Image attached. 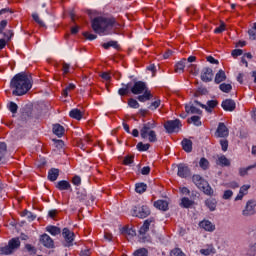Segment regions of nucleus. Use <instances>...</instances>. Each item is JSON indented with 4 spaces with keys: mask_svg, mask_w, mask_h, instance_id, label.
<instances>
[{
    "mask_svg": "<svg viewBox=\"0 0 256 256\" xmlns=\"http://www.w3.org/2000/svg\"><path fill=\"white\" fill-rule=\"evenodd\" d=\"M10 87L14 89L12 95L16 97L27 95L31 91V87H33V77L25 72H20L12 78Z\"/></svg>",
    "mask_w": 256,
    "mask_h": 256,
    "instance_id": "f257e3e1",
    "label": "nucleus"
},
{
    "mask_svg": "<svg viewBox=\"0 0 256 256\" xmlns=\"http://www.w3.org/2000/svg\"><path fill=\"white\" fill-rule=\"evenodd\" d=\"M113 27L116 29L121 27L113 17H96L92 20V29L94 33H98V35H109V31H111Z\"/></svg>",
    "mask_w": 256,
    "mask_h": 256,
    "instance_id": "f03ea898",
    "label": "nucleus"
},
{
    "mask_svg": "<svg viewBox=\"0 0 256 256\" xmlns=\"http://www.w3.org/2000/svg\"><path fill=\"white\" fill-rule=\"evenodd\" d=\"M155 127H157V124L155 123V121L147 122L143 124V127L140 130V135L142 139H147L148 137V140L150 141V143H155V141H157V134L155 133V131H153Z\"/></svg>",
    "mask_w": 256,
    "mask_h": 256,
    "instance_id": "7ed1b4c3",
    "label": "nucleus"
},
{
    "mask_svg": "<svg viewBox=\"0 0 256 256\" xmlns=\"http://www.w3.org/2000/svg\"><path fill=\"white\" fill-rule=\"evenodd\" d=\"M192 181L200 191H203L205 195H213V188H211L209 182H207L203 177L197 174L193 175Z\"/></svg>",
    "mask_w": 256,
    "mask_h": 256,
    "instance_id": "20e7f679",
    "label": "nucleus"
},
{
    "mask_svg": "<svg viewBox=\"0 0 256 256\" xmlns=\"http://www.w3.org/2000/svg\"><path fill=\"white\" fill-rule=\"evenodd\" d=\"M21 247L19 238H12L9 240L8 245L1 248V255H11Z\"/></svg>",
    "mask_w": 256,
    "mask_h": 256,
    "instance_id": "39448f33",
    "label": "nucleus"
},
{
    "mask_svg": "<svg viewBox=\"0 0 256 256\" xmlns=\"http://www.w3.org/2000/svg\"><path fill=\"white\" fill-rule=\"evenodd\" d=\"M256 214V200L251 199L246 202L244 209L242 210L243 217H253Z\"/></svg>",
    "mask_w": 256,
    "mask_h": 256,
    "instance_id": "423d86ee",
    "label": "nucleus"
},
{
    "mask_svg": "<svg viewBox=\"0 0 256 256\" xmlns=\"http://www.w3.org/2000/svg\"><path fill=\"white\" fill-rule=\"evenodd\" d=\"M133 217H138L139 219H145V217H149L151 215V210L147 206L137 207L134 206L132 209Z\"/></svg>",
    "mask_w": 256,
    "mask_h": 256,
    "instance_id": "0eeeda50",
    "label": "nucleus"
},
{
    "mask_svg": "<svg viewBox=\"0 0 256 256\" xmlns=\"http://www.w3.org/2000/svg\"><path fill=\"white\" fill-rule=\"evenodd\" d=\"M167 133H178L181 129V120H169L164 124Z\"/></svg>",
    "mask_w": 256,
    "mask_h": 256,
    "instance_id": "6e6552de",
    "label": "nucleus"
},
{
    "mask_svg": "<svg viewBox=\"0 0 256 256\" xmlns=\"http://www.w3.org/2000/svg\"><path fill=\"white\" fill-rule=\"evenodd\" d=\"M62 236L65 239V247H72L73 241H75V233L69 230V228H64L62 230Z\"/></svg>",
    "mask_w": 256,
    "mask_h": 256,
    "instance_id": "1a4fd4ad",
    "label": "nucleus"
},
{
    "mask_svg": "<svg viewBox=\"0 0 256 256\" xmlns=\"http://www.w3.org/2000/svg\"><path fill=\"white\" fill-rule=\"evenodd\" d=\"M145 91H148L147 84L143 81L135 82L131 88V93H133V95H141L142 93H145Z\"/></svg>",
    "mask_w": 256,
    "mask_h": 256,
    "instance_id": "9d476101",
    "label": "nucleus"
},
{
    "mask_svg": "<svg viewBox=\"0 0 256 256\" xmlns=\"http://www.w3.org/2000/svg\"><path fill=\"white\" fill-rule=\"evenodd\" d=\"M200 79L204 83H211V81H213V69L210 67L203 68L201 71Z\"/></svg>",
    "mask_w": 256,
    "mask_h": 256,
    "instance_id": "9b49d317",
    "label": "nucleus"
},
{
    "mask_svg": "<svg viewBox=\"0 0 256 256\" xmlns=\"http://www.w3.org/2000/svg\"><path fill=\"white\" fill-rule=\"evenodd\" d=\"M215 136L216 137H220V138L229 137V128H227L225 123L220 122L218 124V128H217V130L215 132Z\"/></svg>",
    "mask_w": 256,
    "mask_h": 256,
    "instance_id": "f8f14e48",
    "label": "nucleus"
},
{
    "mask_svg": "<svg viewBox=\"0 0 256 256\" xmlns=\"http://www.w3.org/2000/svg\"><path fill=\"white\" fill-rule=\"evenodd\" d=\"M177 175L182 179H186V177H189V175H191V170L189 169V166L185 164H178Z\"/></svg>",
    "mask_w": 256,
    "mask_h": 256,
    "instance_id": "ddd939ff",
    "label": "nucleus"
},
{
    "mask_svg": "<svg viewBox=\"0 0 256 256\" xmlns=\"http://www.w3.org/2000/svg\"><path fill=\"white\" fill-rule=\"evenodd\" d=\"M40 243L47 249H53L55 247V243L53 242V239L50 238L48 234H43L40 237Z\"/></svg>",
    "mask_w": 256,
    "mask_h": 256,
    "instance_id": "4468645a",
    "label": "nucleus"
},
{
    "mask_svg": "<svg viewBox=\"0 0 256 256\" xmlns=\"http://www.w3.org/2000/svg\"><path fill=\"white\" fill-rule=\"evenodd\" d=\"M235 101L233 99H226L222 102V108L224 111H235Z\"/></svg>",
    "mask_w": 256,
    "mask_h": 256,
    "instance_id": "2eb2a0df",
    "label": "nucleus"
},
{
    "mask_svg": "<svg viewBox=\"0 0 256 256\" xmlns=\"http://www.w3.org/2000/svg\"><path fill=\"white\" fill-rule=\"evenodd\" d=\"M185 112L188 114L191 113L192 115H201V113H203L201 109L195 107L192 103L185 105Z\"/></svg>",
    "mask_w": 256,
    "mask_h": 256,
    "instance_id": "dca6fc26",
    "label": "nucleus"
},
{
    "mask_svg": "<svg viewBox=\"0 0 256 256\" xmlns=\"http://www.w3.org/2000/svg\"><path fill=\"white\" fill-rule=\"evenodd\" d=\"M200 227L205 231L213 233L215 231V225L209 220H203L200 222Z\"/></svg>",
    "mask_w": 256,
    "mask_h": 256,
    "instance_id": "f3484780",
    "label": "nucleus"
},
{
    "mask_svg": "<svg viewBox=\"0 0 256 256\" xmlns=\"http://www.w3.org/2000/svg\"><path fill=\"white\" fill-rule=\"evenodd\" d=\"M223 81H227V75L225 74V71L219 70L215 75L214 83L219 85V83H223Z\"/></svg>",
    "mask_w": 256,
    "mask_h": 256,
    "instance_id": "a211bd4d",
    "label": "nucleus"
},
{
    "mask_svg": "<svg viewBox=\"0 0 256 256\" xmlns=\"http://www.w3.org/2000/svg\"><path fill=\"white\" fill-rule=\"evenodd\" d=\"M154 207L160 211H167L169 209V203L165 200H157L154 202Z\"/></svg>",
    "mask_w": 256,
    "mask_h": 256,
    "instance_id": "6ab92c4d",
    "label": "nucleus"
},
{
    "mask_svg": "<svg viewBox=\"0 0 256 256\" xmlns=\"http://www.w3.org/2000/svg\"><path fill=\"white\" fill-rule=\"evenodd\" d=\"M137 99L140 103H145V101H151V99H153V94H151V91L146 90L142 95H139Z\"/></svg>",
    "mask_w": 256,
    "mask_h": 256,
    "instance_id": "aec40b11",
    "label": "nucleus"
},
{
    "mask_svg": "<svg viewBox=\"0 0 256 256\" xmlns=\"http://www.w3.org/2000/svg\"><path fill=\"white\" fill-rule=\"evenodd\" d=\"M69 115L72 119H76V121H81L83 119V112L77 108L72 109Z\"/></svg>",
    "mask_w": 256,
    "mask_h": 256,
    "instance_id": "412c9836",
    "label": "nucleus"
},
{
    "mask_svg": "<svg viewBox=\"0 0 256 256\" xmlns=\"http://www.w3.org/2000/svg\"><path fill=\"white\" fill-rule=\"evenodd\" d=\"M205 205L209 208V211H215L217 209V200L215 198H208L205 200Z\"/></svg>",
    "mask_w": 256,
    "mask_h": 256,
    "instance_id": "4be33fe9",
    "label": "nucleus"
},
{
    "mask_svg": "<svg viewBox=\"0 0 256 256\" xmlns=\"http://www.w3.org/2000/svg\"><path fill=\"white\" fill-rule=\"evenodd\" d=\"M91 143V136L86 135L83 139H81L78 143V147H80V149H83V151H85V149H87V145H90Z\"/></svg>",
    "mask_w": 256,
    "mask_h": 256,
    "instance_id": "5701e85b",
    "label": "nucleus"
},
{
    "mask_svg": "<svg viewBox=\"0 0 256 256\" xmlns=\"http://www.w3.org/2000/svg\"><path fill=\"white\" fill-rule=\"evenodd\" d=\"M59 191H67L71 189V184L67 180H61L56 184Z\"/></svg>",
    "mask_w": 256,
    "mask_h": 256,
    "instance_id": "b1692460",
    "label": "nucleus"
},
{
    "mask_svg": "<svg viewBox=\"0 0 256 256\" xmlns=\"http://www.w3.org/2000/svg\"><path fill=\"white\" fill-rule=\"evenodd\" d=\"M217 251L215 250V247L213 244H210L207 246V248L201 249L200 253L201 255L209 256V255H215Z\"/></svg>",
    "mask_w": 256,
    "mask_h": 256,
    "instance_id": "393cba45",
    "label": "nucleus"
},
{
    "mask_svg": "<svg viewBox=\"0 0 256 256\" xmlns=\"http://www.w3.org/2000/svg\"><path fill=\"white\" fill-rule=\"evenodd\" d=\"M182 147L186 153H191V151H193V142L189 139H183Z\"/></svg>",
    "mask_w": 256,
    "mask_h": 256,
    "instance_id": "a878e982",
    "label": "nucleus"
},
{
    "mask_svg": "<svg viewBox=\"0 0 256 256\" xmlns=\"http://www.w3.org/2000/svg\"><path fill=\"white\" fill-rule=\"evenodd\" d=\"M59 177V169L57 168H52L48 172V179L49 181H57Z\"/></svg>",
    "mask_w": 256,
    "mask_h": 256,
    "instance_id": "bb28decb",
    "label": "nucleus"
},
{
    "mask_svg": "<svg viewBox=\"0 0 256 256\" xmlns=\"http://www.w3.org/2000/svg\"><path fill=\"white\" fill-rule=\"evenodd\" d=\"M53 133L54 135H57L58 137H63L65 134V128L61 126L60 124H55L53 126Z\"/></svg>",
    "mask_w": 256,
    "mask_h": 256,
    "instance_id": "cd10ccee",
    "label": "nucleus"
},
{
    "mask_svg": "<svg viewBox=\"0 0 256 256\" xmlns=\"http://www.w3.org/2000/svg\"><path fill=\"white\" fill-rule=\"evenodd\" d=\"M151 223H153V220H151V219L145 220L144 224L142 225V227L139 230L140 235H145V233H147V231H149V227H150Z\"/></svg>",
    "mask_w": 256,
    "mask_h": 256,
    "instance_id": "c85d7f7f",
    "label": "nucleus"
},
{
    "mask_svg": "<svg viewBox=\"0 0 256 256\" xmlns=\"http://www.w3.org/2000/svg\"><path fill=\"white\" fill-rule=\"evenodd\" d=\"M251 169H256V163L253 164V165H250V166H248V167H246V168H240V169H239V174H240V176H241V177H245V175H247V173H248L249 171H251Z\"/></svg>",
    "mask_w": 256,
    "mask_h": 256,
    "instance_id": "c756f323",
    "label": "nucleus"
},
{
    "mask_svg": "<svg viewBox=\"0 0 256 256\" xmlns=\"http://www.w3.org/2000/svg\"><path fill=\"white\" fill-rule=\"evenodd\" d=\"M123 85V88H120L118 90V94L121 96V97H125V95H129V87L131 86V84H122Z\"/></svg>",
    "mask_w": 256,
    "mask_h": 256,
    "instance_id": "7c9ffc66",
    "label": "nucleus"
},
{
    "mask_svg": "<svg viewBox=\"0 0 256 256\" xmlns=\"http://www.w3.org/2000/svg\"><path fill=\"white\" fill-rule=\"evenodd\" d=\"M187 121L190 124L193 123V125H195L196 127H201V117L199 116H192Z\"/></svg>",
    "mask_w": 256,
    "mask_h": 256,
    "instance_id": "2f4dec72",
    "label": "nucleus"
},
{
    "mask_svg": "<svg viewBox=\"0 0 256 256\" xmlns=\"http://www.w3.org/2000/svg\"><path fill=\"white\" fill-rule=\"evenodd\" d=\"M46 231H48V233H51L52 235H60L61 228H59L57 226H48L46 228Z\"/></svg>",
    "mask_w": 256,
    "mask_h": 256,
    "instance_id": "473e14b6",
    "label": "nucleus"
},
{
    "mask_svg": "<svg viewBox=\"0 0 256 256\" xmlns=\"http://www.w3.org/2000/svg\"><path fill=\"white\" fill-rule=\"evenodd\" d=\"M219 89L223 93H231V89H233V86H231V84L222 83L219 85Z\"/></svg>",
    "mask_w": 256,
    "mask_h": 256,
    "instance_id": "72a5a7b5",
    "label": "nucleus"
},
{
    "mask_svg": "<svg viewBox=\"0 0 256 256\" xmlns=\"http://www.w3.org/2000/svg\"><path fill=\"white\" fill-rule=\"evenodd\" d=\"M194 201L190 200L187 197L182 198V202L181 205L182 207H184L185 209H189V207H192V205H194Z\"/></svg>",
    "mask_w": 256,
    "mask_h": 256,
    "instance_id": "f704fd0d",
    "label": "nucleus"
},
{
    "mask_svg": "<svg viewBox=\"0 0 256 256\" xmlns=\"http://www.w3.org/2000/svg\"><path fill=\"white\" fill-rule=\"evenodd\" d=\"M136 193H145L147 191V184L145 183H137L135 187Z\"/></svg>",
    "mask_w": 256,
    "mask_h": 256,
    "instance_id": "c9c22d12",
    "label": "nucleus"
},
{
    "mask_svg": "<svg viewBox=\"0 0 256 256\" xmlns=\"http://www.w3.org/2000/svg\"><path fill=\"white\" fill-rule=\"evenodd\" d=\"M187 64V59H182L180 62L176 64L175 71L178 73V71H183L185 69V65Z\"/></svg>",
    "mask_w": 256,
    "mask_h": 256,
    "instance_id": "e433bc0d",
    "label": "nucleus"
},
{
    "mask_svg": "<svg viewBox=\"0 0 256 256\" xmlns=\"http://www.w3.org/2000/svg\"><path fill=\"white\" fill-rule=\"evenodd\" d=\"M199 167H201L203 171H207V169H209V160L206 158H201L199 161Z\"/></svg>",
    "mask_w": 256,
    "mask_h": 256,
    "instance_id": "4c0bfd02",
    "label": "nucleus"
},
{
    "mask_svg": "<svg viewBox=\"0 0 256 256\" xmlns=\"http://www.w3.org/2000/svg\"><path fill=\"white\" fill-rule=\"evenodd\" d=\"M218 163H219V165H222L224 167H229V165H231V162L225 156H220L218 158Z\"/></svg>",
    "mask_w": 256,
    "mask_h": 256,
    "instance_id": "58836bf2",
    "label": "nucleus"
},
{
    "mask_svg": "<svg viewBox=\"0 0 256 256\" xmlns=\"http://www.w3.org/2000/svg\"><path fill=\"white\" fill-rule=\"evenodd\" d=\"M102 47L105 49H109L110 47H113L114 49H119V44L117 41H109L108 43L102 44Z\"/></svg>",
    "mask_w": 256,
    "mask_h": 256,
    "instance_id": "ea45409f",
    "label": "nucleus"
},
{
    "mask_svg": "<svg viewBox=\"0 0 256 256\" xmlns=\"http://www.w3.org/2000/svg\"><path fill=\"white\" fill-rule=\"evenodd\" d=\"M247 256H256V245L252 244L246 249Z\"/></svg>",
    "mask_w": 256,
    "mask_h": 256,
    "instance_id": "a19ab883",
    "label": "nucleus"
},
{
    "mask_svg": "<svg viewBox=\"0 0 256 256\" xmlns=\"http://www.w3.org/2000/svg\"><path fill=\"white\" fill-rule=\"evenodd\" d=\"M75 84L70 83L62 92L64 97H68L69 96V91H73L75 90Z\"/></svg>",
    "mask_w": 256,
    "mask_h": 256,
    "instance_id": "79ce46f5",
    "label": "nucleus"
},
{
    "mask_svg": "<svg viewBox=\"0 0 256 256\" xmlns=\"http://www.w3.org/2000/svg\"><path fill=\"white\" fill-rule=\"evenodd\" d=\"M217 105H219V102L217 100H209L207 102L206 107H208V109H210L211 113H213V109H215Z\"/></svg>",
    "mask_w": 256,
    "mask_h": 256,
    "instance_id": "37998d69",
    "label": "nucleus"
},
{
    "mask_svg": "<svg viewBox=\"0 0 256 256\" xmlns=\"http://www.w3.org/2000/svg\"><path fill=\"white\" fill-rule=\"evenodd\" d=\"M128 105L132 109H139L140 107L139 102H137V100H135L134 98L128 99Z\"/></svg>",
    "mask_w": 256,
    "mask_h": 256,
    "instance_id": "c03bdc74",
    "label": "nucleus"
},
{
    "mask_svg": "<svg viewBox=\"0 0 256 256\" xmlns=\"http://www.w3.org/2000/svg\"><path fill=\"white\" fill-rule=\"evenodd\" d=\"M248 35L250 36V39L253 41L256 40V22L253 24V27L248 30Z\"/></svg>",
    "mask_w": 256,
    "mask_h": 256,
    "instance_id": "a18cd8bd",
    "label": "nucleus"
},
{
    "mask_svg": "<svg viewBox=\"0 0 256 256\" xmlns=\"http://www.w3.org/2000/svg\"><path fill=\"white\" fill-rule=\"evenodd\" d=\"M149 147H151L150 144H143V142L137 144L138 151H149Z\"/></svg>",
    "mask_w": 256,
    "mask_h": 256,
    "instance_id": "49530a36",
    "label": "nucleus"
},
{
    "mask_svg": "<svg viewBox=\"0 0 256 256\" xmlns=\"http://www.w3.org/2000/svg\"><path fill=\"white\" fill-rule=\"evenodd\" d=\"M32 18L38 25H40L41 27H45V22H43L42 19L39 18V14L37 13L32 14Z\"/></svg>",
    "mask_w": 256,
    "mask_h": 256,
    "instance_id": "de8ad7c7",
    "label": "nucleus"
},
{
    "mask_svg": "<svg viewBox=\"0 0 256 256\" xmlns=\"http://www.w3.org/2000/svg\"><path fill=\"white\" fill-rule=\"evenodd\" d=\"M149 251L145 248H140L134 252V256H147Z\"/></svg>",
    "mask_w": 256,
    "mask_h": 256,
    "instance_id": "09e8293b",
    "label": "nucleus"
},
{
    "mask_svg": "<svg viewBox=\"0 0 256 256\" xmlns=\"http://www.w3.org/2000/svg\"><path fill=\"white\" fill-rule=\"evenodd\" d=\"M171 256H186L185 253L181 250V248H174L171 251Z\"/></svg>",
    "mask_w": 256,
    "mask_h": 256,
    "instance_id": "8fccbe9b",
    "label": "nucleus"
},
{
    "mask_svg": "<svg viewBox=\"0 0 256 256\" xmlns=\"http://www.w3.org/2000/svg\"><path fill=\"white\" fill-rule=\"evenodd\" d=\"M133 159H135V156L128 155V156L124 157L123 164L124 165H131L133 163Z\"/></svg>",
    "mask_w": 256,
    "mask_h": 256,
    "instance_id": "3c124183",
    "label": "nucleus"
},
{
    "mask_svg": "<svg viewBox=\"0 0 256 256\" xmlns=\"http://www.w3.org/2000/svg\"><path fill=\"white\" fill-rule=\"evenodd\" d=\"M6 154H7V144H5V142H1L0 143V155H2V157H5Z\"/></svg>",
    "mask_w": 256,
    "mask_h": 256,
    "instance_id": "603ef678",
    "label": "nucleus"
},
{
    "mask_svg": "<svg viewBox=\"0 0 256 256\" xmlns=\"http://www.w3.org/2000/svg\"><path fill=\"white\" fill-rule=\"evenodd\" d=\"M124 235H129L130 237H135L137 235V232L133 230V228H126L123 230Z\"/></svg>",
    "mask_w": 256,
    "mask_h": 256,
    "instance_id": "864d4df0",
    "label": "nucleus"
},
{
    "mask_svg": "<svg viewBox=\"0 0 256 256\" xmlns=\"http://www.w3.org/2000/svg\"><path fill=\"white\" fill-rule=\"evenodd\" d=\"M161 105V100H156L151 103V105L148 107V109H151L152 111H155V109H158V107Z\"/></svg>",
    "mask_w": 256,
    "mask_h": 256,
    "instance_id": "5fc2aeb1",
    "label": "nucleus"
},
{
    "mask_svg": "<svg viewBox=\"0 0 256 256\" xmlns=\"http://www.w3.org/2000/svg\"><path fill=\"white\" fill-rule=\"evenodd\" d=\"M231 197H233V191L225 190L222 199L229 200Z\"/></svg>",
    "mask_w": 256,
    "mask_h": 256,
    "instance_id": "6e6d98bb",
    "label": "nucleus"
},
{
    "mask_svg": "<svg viewBox=\"0 0 256 256\" xmlns=\"http://www.w3.org/2000/svg\"><path fill=\"white\" fill-rule=\"evenodd\" d=\"M83 35H84L85 39H88L89 41H93V40L97 39V35L91 34L89 32H84Z\"/></svg>",
    "mask_w": 256,
    "mask_h": 256,
    "instance_id": "4d7b16f0",
    "label": "nucleus"
},
{
    "mask_svg": "<svg viewBox=\"0 0 256 256\" xmlns=\"http://www.w3.org/2000/svg\"><path fill=\"white\" fill-rule=\"evenodd\" d=\"M77 199H78L81 203H84V201H87V194L78 192V193H77Z\"/></svg>",
    "mask_w": 256,
    "mask_h": 256,
    "instance_id": "13d9d810",
    "label": "nucleus"
},
{
    "mask_svg": "<svg viewBox=\"0 0 256 256\" xmlns=\"http://www.w3.org/2000/svg\"><path fill=\"white\" fill-rule=\"evenodd\" d=\"M189 69V72L192 73V75H199V69H197V65L191 64Z\"/></svg>",
    "mask_w": 256,
    "mask_h": 256,
    "instance_id": "bf43d9fd",
    "label": "nucleus"
},
{
    "mask_svg": "<svg viewBox=\"0 0 256 256\" xmlns=\"http://www.w3.org/2000/svg\"><path fill=\"white\" fill-rule=\"evenodd\" d=\"M23 216L27 217V219H30V221L35 220V215H33V213H31L30 211L24 210Z\"/></svg>",
    "mask_w": 256,
    "mask_h": 256,
    "instance_id": "052dcab7",
    "label": "nucleus"
},
{
    "mask_svg": "<svg viewBox=\"0 0 256 256\" xmlns=\"http://www.w3.org/2000/svg\"><path fill=\"white\" fill-rule=\"evenodd\" d=\"M220 145L222 147V151H227V149L229 148V141L220 140Z\"/></svg>",
    "mask_w": 256,
    "mask_h": 256,
    "instance_id": "680f3d73",
    "label": "nucleus"
},
{
    "mask_svg": "<svg viewBox=\"0 0 256 256\" xmlns=\"http://www.w3.org/2000/svg\"><path fill=\"white\" fill-rule=\"evenodd\" d=\"M225 187H228L229 189H237L239 188V183L237 182H230V183H226Z\"/></svg>",
    "mask_w": 256,
    "mask_h": 256,
    "instance_id": "e2e57ef3",
    "label": "nucleus"
},
{
    "mask_svg": "<svg viewBox=\"0 0 256 256\" xmlns=\"http://www.w3.org/2000/svg\"><path fill=\"white\" fill-rule=\"evenodd\" d=\"M249 189H251V186L250 185H243L241 188H240V193H242L243 195H247Z\"/></svg>",
    "mask_w": 256,
    "mask_h": 256,
    "instance_id": "0e129e2a",
    "label": "nucleus"
},
{
    "mask_svg": "<svg viewBox=\"0 0 256 256\" xmlns=\"http://www.w3.org/2000/svg\"><path fill=\"white\" fill-rule=\"evenodd\" d=\"M17 109H19V107L14 102H11L9 106L11 113H17Z\"/></svg>",
    "mask_w": 256,
    "mask_h": 256,
    "instance_id": "69168bd1",
    "label": "nucleus"
},
{
    "mask_svg": "<svg viewBox=\"0 0 256 256\" xmlns=\"http://www.w3.org/2000/svg\"><path fill=\"white\" fill-rule=\"evenodd\" d=\"M240 55H243V50L235 49L232 51V57H240Z\"/></svg>",
    "mask_w": 256,
    "mask_h": 256,
    "instance_id": "338daca9",
    "label": "nucleus"
},
{
    "mask_svg": "<svg viewBox=\"0 0 256 256\" xmlns=\"http://www.w3.org/2000/svg\"><path fill=\"white\" fill-rule=\"evenodd\" d=\"M72 183H73V185H76V186L81 185V177L74 176L73 179H72Z\"/></svg>",
    "mask_w": 256,
    "mask_h": 256,
    "instance_id": "774afa93",
    "label": "nucleus"
}]
</instances>
